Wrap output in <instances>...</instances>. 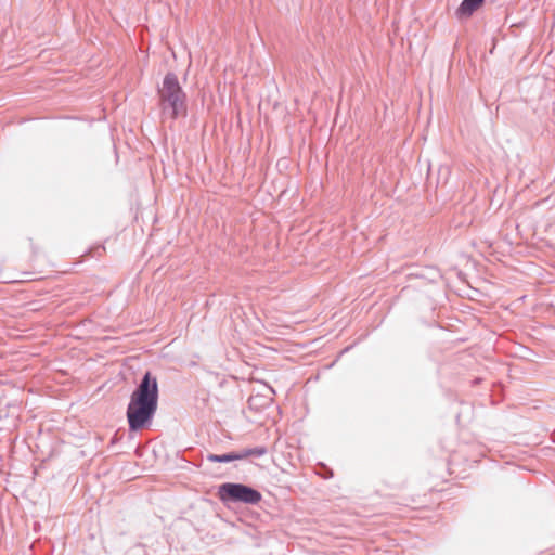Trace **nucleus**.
<instances>
[{
	"label": "nucleus",
	"mask_w": 555,
	"mask_h": 555,
	"mask_svg": "<svg viewBox=\"0 0 555 555\" xmlns=\"http://www.w3.org/2000/svg\"><path fill=\"white\" fill-rule=\"evenodd\" d=\"M218 496L223 503H245V504H258L262 495L261 493L243 483L225 482L219 486Z\"/></svg>",
	"instance_id": "nucleus-3"
},
{
	"label": "nucleus",
	"mask_w": 555,
	"mask_h": 555,
	"mask_svg": "<svg viewBox=\"0 0 555 555\" xmlns=\"http://www.w3.org/2000/svg\"><path fill=\"white\" fill-rule=\"evenodd\" d=\"M238 452V460H244L247 457H261L268 453V449L264 446H258L255 448H245Z\"/></svg>",
	"instance_id": "nucleus-5"
},
{
	"label": "nucleus",
	"mask_w": 555,
	"mask_h": 555,
	"mask_svg": "<svg viewBox=\"0 0 555 555\" xmlns=\"http://www.w3.org/2000/svg\"><path fill=\"white\" fill-rule=\"evenodd\" d=\"M163 115L171 119L186 114V94L175 73H167L157 90Z\"/></svg>",
	"instance_id": "nucleus-2"
},
{
	"label": "nucleus",
	"mask_w": 555,
	"mask_h": 555,
	"mask_svg": "<svg viewBox=\"0 0 555 555\" xmlns=\"http://www.w3.org/2000/svg\"><path fill=\"white\" fill-rule=\"evenodd\" d=\"M485 0H463L456 10L459 18L469 17L483 3Z\"/></svg>",
	"instance_id": "nucleus-4"
},
{
	"label": "nucleus",
	"mask_w": 555,
	"mask_h": 555,
	"mask_svg": "<svg viewBox=\"0 0 555 555\" xmlns=\"http://www.w3.org/2000/svg\"><path fill=\"white\" fill-rule=\"evenodd\" d=\"M158 382L146 372L130 396L127 406V421L130 431H139L151 425L158 406Z\"/></svg>",
	"instance_id": "nucleus-1"
},
{
	"label": "nucleus",
	"mask_w": 555,
	"mask_h": 555,
	"mask_svg": "<svg viewBox=\"0 0 555 555\" xmlns=\"http://www.w3.org/2000/svg\"><path fill=\"white\" fill-rule=\"evenodd\" d=\"M206 459H207V461L214 462V463H229V462L238 460V452L234 451V452H229V453H224V454L208 453L206 455Z\"/></svg>",
	"instance_id": "nucleus-6"
}]
</instances>
